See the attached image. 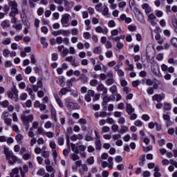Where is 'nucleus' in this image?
<instances>
[{"instance_id":"a19ab883","label":"nucleus","mask_w":177,"mask_h":177,"mask_svg":"<svg viewBox=\"0 0 177 177\" xmlns=\"http://www.w3.org/2000/svg\"><path fill=\"white\" fill-rule=\"evenodd\" d=\"M68 48L64 47V49L61 53V56H62V57H66V55H68Z\"/></svg>"},{"instance_id":"13d9d810","label":"nucleus","mask_w":177,"mask_h":177,"mask_svg":"<svg viewBox=\"0 0 177 177\" xmlns=\"http://www.w3.org/2000/svg\"><path fill=\"white\" fill-rule=\"evenodd\" d=\"M57 142L59 146H63V145H64V138L63 137H59Z\"/></svg>"},{"instance_id":"8fccbe9b","label":"nucleus","mask_w":177,"mask_h":177,"mask_svg":"<svg viewBox=\"0 0 177 177\" xmlns=\"http://www.w3.org/2000/svg\"><path fill=\"white\" fill-rule=\"evenodd\" d=\"M87 162L89 165H93V164H95V158L93 156H91L90 158H87Z\"/></svg>"},{"instance_id":"f8f14e48","label":"nucleus","mask_w":177,"mask_h":177,"mask_svg":"<svg viewBox=\"0 0 177 177\" xmlns=\"http://www.w3.org/2000/svg\"><path fill=\"white\" fill-rule=\"evenodd\" d=\"M44 86V83L42 80H38L36 85L32 84L31 88L33 89L35 92H38V89L41 88Z\"/></svg>"},{"instance_id":"338daca9","label":"nucleus","mask_w":177,"mask_h":177,"mask_svg":"<svg viewBox=\"0 0 177 177\" xmlns=\"http://www.w3.org/2000/svg\"><path fill=\"white\" fill-rule=\"evenodd\" d=\"M116 50H120V49H122L124 48V44L121 42H118L116 44Z\"/></svg>"},{"instance_id":"9b49d317","label":"nucleus","mask_w":177,"mask_h":177,"mask_svg":"<svg viewBox=\"0 0 177 177\" xmlns=\"http://www.w3.org/2000/svg\"><path fill=\"white\" fill-rule=\"evenodd\" d=\"M95 31L98 34H103L104 35H107V33L109 32V29L107 28H102V26H97L95 28Z\"/></svg>"},{"instance_id":"bb28decb","label":"nucleus","mask_w":177,"mask_h":177,"mask_svg":"<svg viewBox=\"0 0 177 177\" xmlns=\"http://www.w3.org/2000/svg\"><path fill=\"white\" fill-rule=\"evenodd\" d=\"M71 147L72 149V151L75 154H80V149H78V147L75 145L74 143H71Z\"/></svg>"},{"instance_id":"e2e57ef3","label":"nucleus","mask_w":177,"mask_h":177,"mask_svg":"<svg viewBox=\"0 0 177 177\" xmlns=\"http://www.w3.org/2000/svg\"><path fill=\"white\" fill-rule=\"evenodd\" d=\"M41 156L42 157H44V158H49V156H50L49 151H42Z\"/></svg>"},{"instance_id":"a18cd8bd","label":"nucleus","mask_w":177,"mask_h":177,"mask_svg":"<svg viewBox=\"0 0 177 177\" xmlns=\"http://www.w3.org/2000/svg\"><path fill=\"white\" fill-rule=\"evenodd\" d=\"M45 130L44 129V128L42 127H39L37 128V135H45Z\"/></svg>"},{"instance_id":"4be33fe9","label":"nucleus","mask_w":177,"mask_h":177,"mask_svg":"<svg viewBox=\"0 0 177 177\" xmlns=\"http://www.w3.org/2000/svg\"><path fill=\"white\" fill-rule=\"evenodd\" d=\"M10 1L8 2V6L10 8V9H18L17 8V2H16V1L13 0V1H10V0H8Z\"/></svg>"},{"instance_id":"f3484780","label":"nucleus","mask_w":177,"mask_h":177,"mask_svg":"<svg viewBox=\"0 0 177 177\" xmlns=\"http://www.w3.org/2000/svg\"><path fill=\"white\" fill-rule=\"evenodd\" d=\"M102 106H107V103L111 100V98L107 95V94H105L104 95H102Z\"/></svg>"},{"instance_id":"f03ea898","label":"nucleus","mask_w":177,"mask_h":177,"mask_svg":"<svg viewBox=\"0 0 177 177\" xmlns=\"http://www.w3.org/2000/svg\"><path fill=\"white\" fill-rule=\"evenodd\" d=\"M4 154L10 165H13L15 162H17V156H15V153L12 151H9V148L4 147Z\"/></svg>"},{"instance_id":"7c9ffc66","label":"nucleus","mask_w":177,"mask_h":177,"mask_svg":"<svg viewBox=\"0 0 177 177\" xmlns=\"http://www.w3.org/2000/svg\"><path fill=\"white\" fill-rule=\"evenodd\" d=\"M24 138V136H23V134L19 133L15 136V140L18 143H21V140Z\"/></svg>"},{"instance_id":"6ab92c4d","label":"nucleus","mask_w":177,"mask_h":177,"mask_svg":"<svg viewBox=\"0 0 177 177\" xmlns=\"http://www.w3.org/2000/svg\"><path fill=\"white\" fill-rule=\"evenodd\" d=\"M155 39L159 45H162V44H164V39L161 37V35L160 33L156 35Z\"/></svg>"},{"instance_id":"864d4df0","label":"nucleus","mask_w":177,"mask_h":177,"mask_svg":"<svg viewBox=\"0 0 177 177\" xmlns=\"http://www.w3.org/2000/svg\"><path fill=\"white\" fill-rule=\"evenodd\" d=\"M9 55H10V50H9V49H8V48H5L3 50V55L4 56V57H8V56H9Z\"/></svg>"},{"instance_id":"cd10ccee","label":"nucleus","mask_w":177,"mask_h":177,"mask_svg":"<svg viewBox=\"0 0 177 177\" xmlns=\"http://www.w3.org/2000/svg\"><path fill=\"white\" fill-rule=\"evenodd\" d=\"M171 109H172V106L171 105V104L167 102L164 103L163 110H165V111H170V110Z\"/></svg>"},{"instance_id":"0eeeda50","label":"nucleus","mask_w":177,"mask_h":177,"mask_svg":"<svg viewBox=\"0 0 177 177\" xmlns=\"http://www.w3.org/2000/svg\"><path fill=\"white\" fill-rule=\"evenodd\" d=\"M148 19L147 21L150 23L151 26H156L157 24V17L154 15V14L151 13L148 14Z\"/></svg>"},{"instance_id":"a878e982","label":"nucleus","mask_w":177,"mask_h":177,"mask_svg":"<svg viewBox=\"0 0 177 177\" xmlns=\"http://www.w3.org/2000/svg\"><path fill=\"white\" fill-rule=\"evenodd\" d=\"M1 26L3 28H9L10 27V22L8 19L4 20L1 22Z\"/></svg>"},{"instance_id":"393cba45","label":"nucleus","mask_w":177,"mask_h":177,"mask_svg":"<svg viewBox=\"0 0 177 177\" xmlns=\"http://www.w3.org/2000/svg\"><path fill=\"white\" fill-rule=\"evenodd\" d=\"M115 81L114 80V77H109L105 80V84L107 86H110V85H113L115 84Z\"/></svg>"},{"instance_id":"5fc2aeb1","label":"nucleus","mask_w":177,"mask_h":177,"mask_svg":"<svg viewBox=\"0 0 177 177\" xmlns=\"http://www.w3.org/2000/svg\"><path fill=\"white\" fill-rule=\"evenodd\" d=\"M107 115L110 116L111 115V113H106V111H102V112H100V117H101L102 118H104V117H107Z\"/></svg>"},{"instance_id":"58836bf2","label":"nucleus","mask_w":177,"mask_h":177,"mask_svg":"<svg viewBox=\"0 0 177 177\" xmlns=\"http://www.w3.org/2000/svg\"><path fill=\"white\" fill-rule=\"evenodd\" d=\"M156 17H162L164 16V12L160 10H155Z\"/></svg>"},{"instance_id":"f704fd0d","label":"nucleus","mask_w":177,"mask_h":177,"mask_svg":"<svg viewBox=\"0 0 177 177\" xmlns=\"http://www.w3.org/2000/svg\"><path fill=\"white\" fill-rule=\"evenodd\" d=\"M1 44L3 45H10V44H12V39H10V37H8L6 39L3 40Z\"/></svg>"},{"instance_id":"aec40b11","label":"nucleus","mask_w":177,"mask_h":177,"mask_svg":"<svg viewBox=\"0 0 177 177\" xmlns=\"http://www.w3.org/2000/svg\"><path fill=\"white\" fill-rule=\"evenodd\" d=\"M17 15H19L18 8H10V12L9 13L10 17H15Z\"/></svg>"},{"instance_id":"412c9836","label":"nucleus","mask_w":177,"mask_h":177,"mask_svg":"<svg viewBox=\"0 0 177 177\" xmlns=\"http://www.w3.org/2000/svg\"><path fill=\"white\" fill-rule=\"evenodd\" d=\"M67 92H71V87H68V88H62L59 93V96H63V95H66L67 93Z\"/></svg>"},{"instance_id":"c756f323","label":"nucleus","mask_w":177,"mask_h":177,"mask_svg":"<svg viewBox=\"0 0 177 177\" xmlns=\"http://www.w3.org/2000/svg\"><path fill=\"white\" fill-rule=\"evenodd\" d=\"M145 161H146V155H142L138 162L139 165L143 167L145 165Z\"/></svg>"},{"instance_id":"3c124183","label":"nucleus","mask_w":177,"mask_h":177,"mask_svg":"<svg viewBox=\"0 0 177 177\" xmlns=\"http://www.w3.org/2000/svg\"><path fill=\"white\" fill-rule=\"evenodd\" d=\"M129 129L127 126L122 127V129L118 131L119 133H125V132H128Z\"/></svg>"},{"instance_id":"7ed1b4c3","label":"nucleus","mask_w":177,"mask_h":177,"mask_svg":"<svg viewBox=\"0 0 177 177\" xmlns=\"http://www.w3.org/2000/svg\"><path fill=\"white\" fill-rule=\"evenodd\" d=\"M7 95L9 99H14L15 102L17 101V98L19 97V90L16 88V86H14L13 88H12L11 91L7 92Z\"/></svg>"},{"instance_id":"ea45409f","label":"nucleus","mask_w":177,"mask_h":177,"mask_svg":"<svg viewBox=\"0 0 177 177\" xmlns=\"http://www.w3.org/2000/svg\"><path fill=\"white\" fill-rule=\"evenodd\" d=\"M79 80H81L84 84L85 82H88V77H86V75L82 73Z\"/></svg>"},{"instance_id":"9d476101","label":"nucleus","mask_w":177,"mask_h":177,"mask_svg":"<svg viewBox=\"0 0 177 177\" xmlns=\"http://www.w3.org/2000/svg\"><path fill=\"white\" fill-rule=\"evenodd\" d=\"M165 99V94L161 93V94H156L152 97V100L158 102V103H160V102H162Z\"/></svg>"},{"instance_id":"2f4dec72","label":"nucleus","mask_w":177,"mask_h":177,"mask_svg":"<svg viewBox=\"0 0 177 177\" xmlns=\"http://www.w3.org/2000/svg\"><path fill=\"white\" fill-rule=\"evenodd\" d=\"M95 149L96 150H101L102 149V142L100 140H95Z\"/></svg>"},{"instance_id":"e433bc0d","label":"nucleus","mask_w":177,"mask_h":177,"mask_svg":"<svg viewBox=\"0 0 177 177\" xmlns=\"http://www.w3.org/2000/svg\"><path fill=\"white\" fill-rule=\"evenodd\" d=\"M51 117H52L53 120H54V121H55V122H57V116L56 115V110H55V109L51 110Z\"/></svg>"},{"instance_id":"ddd939ff","label":"nucleus","mask_w":177,"mask_h":177,"mask_svg":"<svg viewBox=\"0 0 177 177\" xmlns=\"http://www.w3.org/2000/svg\"><path fill=\"white\" fill-rule=\"evenodd\" d=\"M120 67L121 65L117 64L114 66V70L117 72L118 75H119V77H124L125 75V73H124V71H122V69H120Z\"/></svg>"},{"instance_id":"f257e3e1","label":"nucleus","mask_w":177,"mask_h":177,"mask_svg":"<svg viewBox=\"0 0 177 177\" xmlns=\"http://www.w3.org/2000/svg\"><path fill=\"white\" fill-rule=\"evenodd\" d=\"M30 110L25 111L21 115V120L24 125L26 127L27 129L30 128V122H32V121H34V115L30 114Z\"/></svg>"},{"instance_id":"de8ad7c7","label":"nucleus","mask_w":177,"mask_h":177,"mask_svg":"<svg viewBox=\"0 0 177 177\" xmlns=\"http://www.w3.org/2000/svg\"><path fill=\"white\" fill-rule=\"evenodd\" d=\"M167 62L169 64H174V66H177V59L175 60V59L171 57L168 59Z\"/></svg>"},{"instance_id":"c9c22d12","label":"nucleus","mask_w":177,"mask_h":177,"mask_svg":"<svg viewBox=\"0 0 177 177\" xmlns=\"http://www.w3.org/2000/svg\"><path fill=\"white\" fill-rule=\"evenodd\" d=\"M101 12L103 16H109V8L107 6H104L102 11Z\"/></svg>"},{"instance_id":"a211bd4d","label":"nucleus","mask_w":177,"mask_h":177,"mask_svg":"<svg viewBox=\"0 0 177 177\" xmlns=\"http://www.w3.org/2000/svg\"><path fill=\"white\" fill-rule=\"evenodd\" d=\"M121 32H122V30H121V28L112 30L111 31V37H117V35H118V34H121Z\"/></svg>"},{"instance_id":"2eb2a0df","label":"nucleus","mask_w":177,"mask_h":177,"mask_svg":"<svg viewBox=\"0 0 177 177\" xmlns=\"http://www.w3.org/2000/svg\"><path fill=\"white\" fill-rule=\"evenodd\" d=\"M19 171L21 172V176L26 177V174L28 172V166L27 165H24L23 168L19 167Z\"/></svg>"},{"instance_id":"774afa93","label":"nucleus","mask_w":177,"mask_h":177,"mask_svg":"<svg viewBox=\"0 0 177 177\" xmlns=\"http://www.w3.org/2000/svg\"><path fill=\"white\" fill-rule=\"evenodd\" d=\"M112 139L114 141L119 140L120 139H121V136L120 134H114L112 136Z\"/></svg>"},{"instance_id":"79ce46f5","label":"nucleus","mask_w":177,"mask_h":177,"mask_svg":"<svg viewBox=\"0 0 177 177\" xmlns=\"http://www.w3.org/2000/svg\"><path fill=\"white\" fill-rule=\"evenodd\" d=\"M41 43L43 44V48H48L49 44L46 42V39L45 37L41 38Z\"/></svg>"},{"instance_id":"c03bdc74","label":"nucleus","mask_w":177,"mask_h":177,"mask_svg":"<svg viewBox=\"0 0 177 177\" xmlns=\"http://www.w3.org/2000/svg\"><path fill=\"white\" fill-rule=\"evenodd\" d=\"M19 168L16 167L12 170V172L10 173L11 177H15V175H17L19 174Z\"/></svg>"},{"instance_id":"473e14b6","label":"nucleus","mask_w":177,"mask_h":177,"mask_svg":"<svg viewBox=\"0 0 177 177\" xmlns=\"http://www.w3.org/2000/svg\"><path fill=\"white\" fill-rule=\"evenodd\" d=\"M55 99L57 103V104L59 106V107L63 108V102H62V100L59 98V96L57 95H55Z\"/></svg>"},{"instance_id":"4468645a","label":"nucleus","mask_w":177,"mask_h":177,"mask_svg":"<svg viewBox=\"0 0 177 177\" xmlns=\"http://www.w3.org/2000/svg\"><path fill=\"white\" fill-rule=\"evenodd\" d=\"M126 113H127L128 115L135 113V108L132 107V104L129 103L126 104Z\"/></svg>"},{"instance_id":"1a4fd4ad","label":"nucleus","mask_w":177,"mask_h":177,"mask_svg":"<svg viewBox=\"0 0 177 177\" xmlns=\"http://www.w3.org/2000/svg\"><path fill=\"white\" fill-rule=\"evenodd\" d=\"M97 91H98L99 92H102V96L107 95V92H109V89L107 88V87L104 86V85L102 83L98 84V86H97Z\"/></svg>"},{"instance_id":"4d7b16f0","label":"nucleus","mask_w":177,"mask_h":177,"mask_svg":"<svg viewBox=\"0 0 177 177\" xmlns=\"http://www.w3.org/2000/svg\"><path fill=\"white\" fill-rule=\"evenodd\" d=\"M171 44L174 46V48H177V38L176 37H173L171 39Z\"/></svg>"},{"instance_id":"603ef678","label":"nucleus","mask_w":177,"mask_h":177,"mask_svg":"<svg viewBox=\"0 0 177 177\" xmlns=\"http://www.w3.org/2000/svg\"><path fill=\"white\" fill-rule=\"evenodd\" d=\"M164 85V84L161 83L159 80H157L156 82H154L153 83V89H158V85Z\"/></svg>"},{"instance_id":"20e7f679","label":"nucleus","mask_w":177,"mask_h":177,"mask_svg":"<svg viewBox=\"0 0 177 177\" xmlns=\"http://www.w3.org/2000/svg\"><path fill=\"white\" fill-rule=\"evenodd\" d=\"M1 120L7 127H12V118H9V112L3 111L1 114Z\"/></svg>"},{"instance_id":"b1692460","label":"nucleus","mask_w":177,"mask_h":177,"mask_svg":"<svg viewBox=\"0 0 177 177\" xmlns=\"http://www.w3.org/2000/svg\"><path fill=\"white\" fill-rule=\"evenodd\" d=\"M26 91L28 93L29 96H30V99H32V100H35V94L32 92L34 89L27 87Z\"/></svg>"},{"instance_id":"0e129e2a","label":"nucleus","mask_w":177,"mask_h":177,"mask_svg":"<svg viewBox=\"0 0 177 177\" xmlns=\"http://www.w3.org/2000/svg\"><path fill=\"white\" fill-rule=\"evenodd\" d=\"M142 81L141 80H135L132 82V86L134 87V88H136V86H138V85H140V84H141Z\"/></svg>"},{"instance_id":"49530a36","label":"nucleus","mask_w":177,"mask_h":177,"mask_svg":"<svg viewBox=\"0 0 177 177\" xmlns=\"http://www.w3.org/2000/svg\"><path fill=\"white\" fill-rule=\"evenodd\" d=\"M116 24H115V21L114 20H110L108 22V27H109L110 28H114V27H115Z\"/></svg>"},{"instance_id":"680f3d73","label":"nucleus","mask_w":177,"mask_h":177,"mask_svg":"<svg viewBox=\"0 0 177 177\" xmlns=\"http://www.w3.org/2000/svg\"><path fill=\"white\" fill-rule=\"evenodd\" d=\"M22 158L25 160H30V158H31V153H25L22 156Z\"/></svg>"},{"instance_id":"69168bd1","label":"nucleus","mask_w":177,"mask_h":177,"mask_svg":"<svg viewBox=\"0 0 177 177\" xmlns=\"http://www.w3.org/2000/svg\"><path fill=\"white\" fill-rule=\"evenodd\" d=\"M103 4H102V3H98L97 4H96L95 6V10H97V12H102V6Z\"/></svg>"},{"instance_id":"6e6552de","label":"nucleus","mask_w":177,"mask_h":177,"mask_svg":"<svg viewBox=\"0 0 177 177\" xmlns=\"http://www.w3.org/2000/svg\"><path fill=\"white\" fill-rule=\"evenodd\" d=\"M68 21H70V15L64 14L61 19V23L64 27H68Z\"/></svg>"},{"instance_id":"423d86ee","label":"nucleus","mask_w":177,"mask_h":177,"mask_svg":"<svg viewBox=\"0 0 177 177\" xmlns=\"http://www.w3.org/2000/svg\"><path fill=\"white\" fill-rule=\"evenodd\" d=\"M53 34L55 37H57V35H64V37H68L70 35V30H64L63 29H60L59 30L54 31Z\"/></svg>"},{"instance_id":"c85d7f7f","label":"nucleus","mask_w":177,"mask_h":177,"mask_svg":"<svg viewBox=\"0 0 177 177\" xmlns=\"http://www.w3.org/2000/svg\"><path fill=\"white\" fill-rule=\"evenodd\" d=\"M109 91L112 93V95H117V86L115 84L112 85L109 88Z\"/></svg>"},{"instance_id":"bf43d9fd","label":"nucleus","mask_w":177,"mask_h":177,"mask_svg":"<svg viewBox=\"0 0 177 177\" xmlns=\"http://www.w3.org/2000/svg\"><path fill=\"white\" fill-rule=\"evenodd\" d=\"M49 146L52 150H56V142L55 141H50Z\"/></svg>"},{"instance_id":"5701e85b","label":"nucleus","mask_w":177,"mask_h":177,"mask_svg":"<svg viewBox=\"0 0 177 177\" xmlns=\"http://www.w3.org/2000/svg\"><path fill=\"white\" fill-rule=\"evenodd\" d=\"M56 82L58 85H60V86H64V79L63 78V76L56 77Z\"/></svg>"},{"instance_id":"4c0bfd02","label":"nucleus","mask_w":177,"mask_h":177,"mask_svg":"<svg viewBox=\"0 0 177 177\" xmlns=\"http://www.w3.org/2000/svg\"><path fill=\"white\" fill-rule=\"evenodd\" d=\"M44 136L49 138V139H52V138H53V136H55V133L52 131H46L44 133Z\"/></svg>"},{"instance_id":"37998d69","label":"nucleus","mask_w":177,"mask_h":177,"mask_svg":"<svg viewBox=\"0 0 177 177\" xmlns=\"http://www.w3.org/2000/svg\"><path fill=\"white\" fill-rule=\"evenodd\" d=\"M77 154L78 153H75L71 154L70 157L71 160H73V161H77V160H80V156Z\"/></svg>"},{"instance_id":"39448f33","label":"nucleus","mask_w":177,"mask_h":177,"mask_svg":"<svg viewBox=\"0 0 177 177\" xmlns=\"http://www.w3.org/2000/svg\"><path fill=\"white\" fill-rule=\"evenodd\" d=\"M65 106L70 110H78L80 109V105L78 104L71 102L67 99L65 100Z\"/></svg>"},{"instance_id":"6e6d98bb","label":"nucleus","mask_w":177,"mask_h":177,"mask_svg":"<svg viewBox=\"0 0 177 177\" xmlns=\"http://www.w3.org/2000/svg\"><path fill=\"white\" fill-rule=\"evenodd\" d=\"M46 171H48V172H56V171L55 170V168H53V167H52V165H47L46 166Z\"/></svg>"},{"instance_id":"dca6fc26","label":"nucleus","mask_w":177,"mask_h":177,"mask_svg":"<svg viewBox=\"0 0 177 177\" xmlns=\"http://www.w3.org/2000/svg\"><path fill=\"white\" fill-rule=\"evenodd\" d=\"M142 8L145 10L147 15H150V12H151V7L149 6V3H145L142 4Z\"/></svg>"},{"instance_id":"052dcab7","label":"nucleus","mask_w":177,"mask_h":177,"mask_svg":"<svg viewBox=\"0 0 177 177\" xmlns=\"http://www.w3.org/2000/svg\"><path fill=\"white\" fill-rule=\"evenodd\" d=\"M105 56H106V57H108V59H110V58L113 57V51L112 50H107L105 53Z\"/></svg>"},{"instance_id":"72a5a7b5","label":"nucleus","mask_w":177,"mask_h":177,"mask_svg":"<svg viewBox=\"0 0 177 177\" xmlns=\"http://www.w3.org/2000/svg\"><path fill=\"white\" fill-rule=\"evenodd\" d=\"M129 6L130 9H135V8H136V3L135 2V0H129Z\"/></svg>"},{"instance_id":"09e8293b","label":"nucleus","mask_w":177,"mask_h":177,"mask_svg":"<svg viewBox=\"0 0 177 177\" xmlns=\"http://www.w3.org/2000/svg\"><path fill=\"white\" fill-rule=\"evenodd\" d=\"M93 52L95 55H99V53H102V47L97 46L95 48Z\"/></svg>"}]
</instances>
